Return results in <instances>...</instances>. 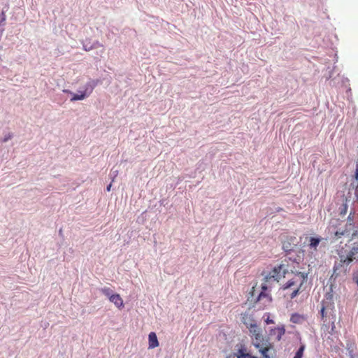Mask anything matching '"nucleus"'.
<instances>
[{
	"label": "nucleus",
	"instance_id": "obj_16",
	"mask_svg": "<svg viewBox=\"0 0 358 358\" xmlns=\"http://www.w3.org/2000/svg\"><path fill=\"white\" fill-rule=\"evenodd\" d=\"M101 292L103 294H104V295L108 296L110 299V295H112L111 289H110V287H103V289H101Z\"/></svg>",
	"mask_w": 358,
	"mask_h": 358
},
{
	"label": "nucleus",
	"instance_id": "obj_24",
	"mask_svg": "<svg viewBox=\"0 0 358 358\" xmlns=\"http://www.w3.org/2000/svg\"><path fill=\"white\" fill-rule=\"evenodd\" d=\"M354 280L356 281V282L357 284V287H358V275H356L355 277H354Z\"/></svg>",
	"mask_w": 358,
	"mask_h": 358
},
{
	"label": "nucleus",
	"instance_id": "obj_3",
	"mask_svg": "<svg viewBox=\"0 0 358 358\" xmlns=\"http://www.w3.org/2000/svg\"><path fill=\"white\" fill-rule=\"evenodd\" d=\"M266 285H262V291L258 295L256 301V305L259 308H265V307L268 306L272 301L271 295L266 292Z\"/></svg>",
	"mask_w": 358,
	"mask_h": 358
},
{
	"label": "nucleus",
	"instance_id": "obj_17",
	"mask_svg": "<svg viewBox=\"0 0 358 358\" xmlns=\"http://www.w3.org/2000/svg\"><path fill=\"white\" fill-rule=\"evenodd\" d=\"M6 20V12L2 11V13L0 14V24H4Z\"/></svg>",
	"mask_w": 358,
	"mask_h": 358
},
{
	"label": "nucleus",
	"instance_id": "obj_18",
	"mask_svg": "<svg viewBox=\"0 0 358 358\" xmlns=\"http://www.w3.org/2000/svg\"><path fill=\"white\" fill-rule=\"evenodd\" d=\"M238 358H257L256 357H251V355H248V354H242L241 357H238Z\"/></svg>",
	"mask_w": 358,
	"mask_h": 358
},
{
	"label": "nucleus",
	"instance_id": "obj_13",
	"mask_svg": "<svg viewBox=\"0 0 358 358\" xmlns=\"http://www.w3.org/2000/svg\"><path fill=\"white\" fill-rule=\"evenodd\" d=\"M320 241V238H315V236H310L309 240L310 248H314V250H317V246L319 245Z\"/></svg>",
	"mask_w": 358,
	"mask_h": 358
},
{
	"label": "nucleus",
	"instance_id": "obj_7",
	"mask_svg": "<svg viewBox=\"0 0 358 358\" xmlns=\"http://www.w3.org/2000/svg\"><path fill=\"white\" fill-rule=\"evenodd\" d=\"M241 321L249 329L252 336L256 323L254 316L248 313V312H245V313L241 315Z\"/></svg>",
	"mask_w": 358,
	"mask_h": 358
},
{
	"label": "nucleus",
	"instance_id": "obj_4",
	"mask_svg": "<svg viewBox=\"0 0 358 358\" xmlns=\"http://www.w3.org/2000/svg\"><path fill=\"white\" fill-rule=\"evenodd\" d=\"M287 273L288 271L285 264H280L278 266H275L269 273L266 278H268L269 280H271V278H273V280L279 282V280H281L282 278H285L286 274H287Z\"/></svg>",
	"mask_w": 358,
	"mask_h": 358
},
{
	"label": "nucleus",
	"instance_id": "obj_11",
	"mask_svg": "<svg viewBox=\"0 0 358 358\" xmlns=\"http://www.w3.org/2000/svg\"><path fill=\"white\" fill-rule=\"evenodd\" d=\"M148 346L149 348H155L159 346L157 336L155 332H150L148 335Z\"/></svg>",
	"mask_w": 358,
	"mask_h": 358
},
{
	"label": "nucleus",
	"instance_id": "obj_19",
	"mask_svg": "<svg viewBox=\"0 0 358 358\" xmlns=\"http://www.w3.org/2000/svg\"><path fill=\"white\" fill-rule=\"evenodd\" d=\"M265 322L266 324H273L274 322L273 320L270 319L269 315L266 318Z\"/></svg>",
	"mask_w": 358,
	"mask_h": 358
},
{
	"label": "nucleus",
	"instance_id": "obj_26",
	"mask_svg": "<svg viewBox=\"0 0 358 358\" xmlns=\"http://www.w3.org/2000/svg\"><path fill=\"white\" fill-rule=\"evenodd\" d=\"M64 92H70V91H68V90H66Z\"/></svg>",
	"mask_w": 358,
	"mask_h": 358
},
{
	"label": "nucleus",
	"instance_id": "obj_21",
	"mask_svg": "<svg viewBox=\"0 0 358 358\" xmlns=\"http://www.w3.org/2000/svg\"><path fill=\"white\" fill-rule=\"evenodd\" d=\"M324 310H325V308H324V306H322V308L321 309V315H322V318L324 316Z\"/></svg>",
	"mask_w": 358,
	"mask_h": 358
},
{
	"label": "nucleus",
	"instance_id": "obj_10",
	"mask_svg": "<svg viewBox=\"0 0 358 358\" xmlns=\"http://www.w3.org/2000/svg\"><path fill=\"white\" fill-rule=\"evenodd\" d=\"M110 301L115 304L118 308H123L124 307V300L121 298L120 294L117 293H115V294H111L110 296Z\"/></svg>",
	"mask_w": 358,
	"mask_h": 358
},
{
	"label": "nucleus",
	"instance_id": "obj_6",
	"mask_svg": "<svg viewBox=\"0 0 358 358\" xmlns=\"http://www.w3.org/2000/svg\"><path fill=\"white\" fill-rule=\"evenodd\" d=\"M355 211H351L348 217V222L346 224V228L344 230H337L335 232L336 237H341L343 235L349 234L351 229L355 227Z\"/></svg>",
	"mask_w": 358,
	"mask_h": 358
},
{
	"label": "nucleus",
	"instance_id": "obj_22",
	"mask_svg": "<svg viewBox=\"0 0 358 358\" xmlns=\"http://www.w3.org/2000/svg\"><path fill=\"white\" fill-rule=\"evenodd\" d=\"M355 194H356L357 201H358V185H357V187L355 189Z\"/></svg>",
	"mask_w": 358,
	"mask_h": 358
},
{
	"label": "nucleus",
	"instance_id": "obj_9",
	"mask_svg": "<svg viewBox=\"0 0 358 358\" xmlns=\"http://www.w3.org/2000/svg\"><path fill=\"white\" fill-rule=\"evenodd\" d=\"M286 330L285 329L284 325H281L280 327H274L271 329L270 331V335L274 336L276 341H281L282 336L285 335Z\"/></svg>",
	"mask_w": 358,
	"mask_h": 358
},
{
	"label": "nucleus",
	"instance_id": "obj_5",
	"mask_svg": "<svg viewBox=\"0 0 358 358\" xmlns=\"http://www.w3.org/2000/svg\"><path fill=\"white\" fill-rule=\"evenodd\" d=\"M96 85V82H95V80H92V82L87 83L85 89L83 92H80L78 94H72L73 96L71 99V101H76V100L85 99L86 96H90V94L92 93Z\"/></svg>",
	"mask_w": 358,
	"mask_h": 358
},
{
	"label": "nucleus",
	"instance_id": "obj_1",
	"mask_svg": "<svg viewBox=\"0 0 358 358\" xmlns=\"http://www.w3.org/2000/svg\"><path fill=\"white\" fill-rule=\"evenodd\" d=\"M252 338L254 345L256 348L259 349L264 357L270 358L268 355V352L271 347V343H269L268 340H265L262 331L257 326V323H255L254 327Z\"/></svg>",
	"mask_w": 358,
	"mask_h": 358
},
{
	"label": "nucleus",
	"instance_id": "obj_27",
	"mask_svg": "<svg viewBox=\"0 0 358 358\" xmlns=\"http://www.w3.org/2000/svg\"><path fill=\"white\" fill-rule=\"evenodd\" d=\"M8 138H5V139H4V141H6V140H8Z\"/></svg>",
	"mask_w": 358,
	"mask_h": 358
},
{
	"label": "nucleus",
	"instance_id": "obj_25",
	"mask_svg": "<svg viewBox=\"0 0 358 358\" xmlns=\"http://www.w3.org/2000/svg\"><path fill=\"white\" fill-rule=\"evenodd\" d=\"M357 233H358L357 231L353 232V234H352V238H353L354 236H355V235L357 234Z\"/></svg>",
	"mask_w": 358,
	"mask_h": 358
},
{
	"label": "nucleus",
	"instance_id": "obj_20",
	"mask_svg": "<svg viewBox=\"0 0 358 358\" xmlns=\"http://www.w3.org/2000/svg\"><path fill=\"white\" fill-rule=\"evenodd\" d=\"M355 178L358 180V164L357 165V168H356V172H355Z\"/></svg>",
	"mask_w": 358,
	"mask_h": 358
},
{
	"label": "nucleus",
	"instance_id": "obj_2",
	"mask_svg": "<svg viewBox=\"0 0 358 358\" xmlns=\"http://www.w3.org/2000/svg\"><path fill=\"white\" fill-rule=\"evenodd\" d=\"M292 278L287 280V282L283 285L284 289H288V288H292V291L289 293L290 299H294L298 295L301 287L303 285L306 277L303 273L301 272H298L297 273H292Z\"/></svg>",
	"mask_w": 358,
	"mask_h": 358
},
{
	"label": "nucleus",
	"instance_id": "obj_14",
	"mask_svg": "<svg viewBox=\"0 0 358 358\" xmlns=\"http://www.w3.org/2000/svg\"><path fill=\"white\" fill-rule=\"evenodd\" d=\"M347 198L345 199V202L342 205L341 207L339 208V213L341 215H345L348 212V205L347 203Z\"/></svg>",
	"mask_w": 358,
	"mask_h": 358
},
{
	"label": "nucleus",
	"instance_id": "obj_8",
	"mask_svg": "<svg viewBox=\"0 0 358 358\" xmlns=\"http://www.w3.org/2000/svg\"><path fill=\"white\" fill-rule=\"evenodd\" d=\"M358 259V245H354L351 250L348 252L345 259L341 258V261L345 263H351L354 259Z\"/></svg>",
	"mask_w": 358,
	"mask_h": 358
},
{
	"label": "nucleus",
	"instance_id": "obj_28",
	"mask_svg": "<svg viewBox=\"0 0 358 358\" xmlns=\"http://www.w3.org/2000/svg\"><path fill=\"white\" fill-rule=\"evenodd\" d=\"M0 38H1V35H0Z\"/></svg>",
	"mask_w": 358,
	"mask_h": 358
},
{
	"label": "nucleus",
	"instance_id": "obj_23",
	"mask_svg": "<svg viewBox=\"0 0 358 358\" xmlns=\"http://www.w3.org/2000/svg\"><path fill=\"white\" fill-rule=\"evenodd\" d=\"M111 187H112V183H110V184L108 185V187H107L106 189H107L108 191H110Z\"/></svg>",
	"mask_w": 358,
	"mask_h": 358
},
{
	"label": "nucleus",
	"instance_id": "obj_15",
	"mask_svg": "<svg viewBox=\"0 0 358 358\" xmlns=\"http://www.w3.org/2000/svg\"><path fill=\"white\" fill-rule=\"evenodd\" d=\"M304 350H305V345H304V344H302L299 347L297 352H296L295 356L293 358H302V357L304 354Z\"/></svg>",
	"mask_w": 358,
	"mask_h": 358
},
{
	"label": "nucleus",
	"instance_id": "obj_12",
	"mask_svg": "<svg viewBox=\"0 0 358 358\" xmlns=\"http://www.w3.org/2000/svg\"><path fill=\"white\" fill-rule=\"evenodd\" d=\"M289 320L294 324H302L306 320V316L304 314L293 313L291 315Z\"/></svg>",
	"mask_w": 358,
	"mask_h": 358
}]
</instances>
